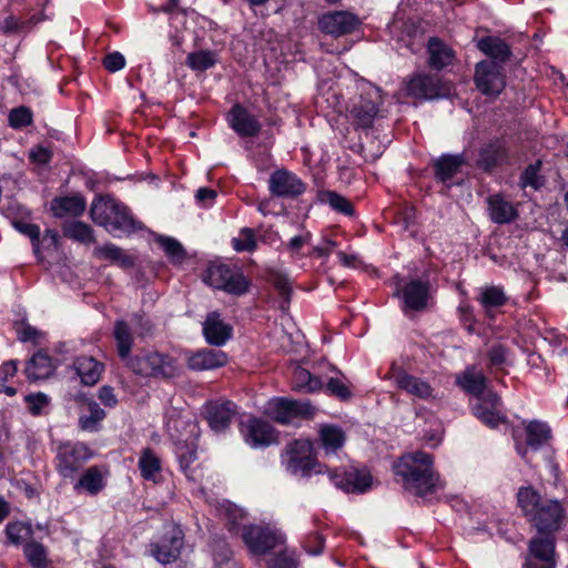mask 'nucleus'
Here are the masks:
<instances>
[{"instance_id": "1", "label": "nucleus", "mask_w": 568, "mask_h": 568, "mask_svg": "<svg viewBox=\"0 0 568 568\" xmlns=\"http://www.w3.org/2000/svg\"><path fill=\"white\" fill-rule=\"evenodd\" d=\"M393 468L395 474L402 477L404 488L416 496L424 498L443 487L434 468V458L425 452L417 450L403 455Z\"/></svg>"}, {"instance_id": "2", "label": "nucleus", "mask_w": 568, "mask_h": 568, "mask_svg": "<svg viewBox=\"0 0 568 568\" xmlns=\"http://www.w3.org/2000/svg\"><path fill=\"white\" fill-rule=\"evenodd\" d=\"M517 499L525 516L539 534L552 535L561 528L566 509L558 500L544 499L532 487H521Z\"/></svg>"}, {"instance_id": "3", "label": "nucleus", "mask_w": 568, "mask_h": 568, "mask_svg": "<svg viewBox=\"0 0 568 568\" xmlns=\"http://www.w3.org/2000/svg\"><path fill=\"white\" fill-rule=\"evenodd\" d=\"M90 216L110 233L131 234L142 229V223L132 216L130 210L110 196L95 199L91 204Z\"/></svg>"}, {"instance_id": "4", "label": "nucleus", "mask_w": 568, "mask_h": 568, "mask_svg": "<svg viewBox=\"0 0 568 568\" xmlns=\"http://www.w3.org/2000/svg\"><path fill=\"white\" fill-rule=\"evenodd\" d=\"M125 366L142 377L168 379L176 375L175 361L159 352H143L131 356Z\"/></svg>"}, {"instance_id": "5", "label": "nucleus", "mask_w": 568, "mask_h": 568, "mask_svg": "<svg viewBox=\"0 0 568 568\" xmlns=\"http://www.w3.org/2000/svg\"><path fill=\"white\" fill-rule=\"evenodd\" d=\"M523 429H513L516 450L523 458H526L529 450L537 452L550 444L552 432L547 423L534 419L523 422Z\"/></svg>"}, {"instance_id": "6", "label": "nucleus", "mask_w": 568, "mask_h": 568, "mask_svg": "<svg viewBox=\"0 0 568 568\" xmlns=\"http://www.w3.org/2000/svg\"><path fill=\"white\" fill-rule=\"evenodd\" d=\"M315 407L310 400H296L285 397L271 399L265 408L266 415L278 424H290L296 418L311 419Z\"/></svg>"}, {"instance_id": "7", "label": "nucleus", "mask_w": 568, "mask_h": 568, "mask_svg": "<svg viewBox=\"0 0 568 568\" xmlns=\"http://www.w3.org/2000/svg\"><path fill=\"white\" fill-rule=\"evenodd\" d=\"M92 457L90 448L82 443H64L58 447L55 468L63 478L73 479Z\"/></svg>"}, {"instance_id": "8", "label": "nucleus", "mask_w": 568, "mask_h": 568, "mask_svg": "<svg viewBox=\"0 0 568 568\" xmlns=\"http://www.w3.org/2000/svg\"><path fill=\"white\" fill-rule=\"evenodd\" d=\"M288 455L286 468L293 475L310 476L322 473V465L313 455V444L308 439H296L286 447Z\"/></svg>"}, {"instance_id": "9", "label": "nucleus", "mask_w": 568, "mask_h": 568, "mask_svg": "<svg viewBox=\"0 0 568 568\" xmlns=\"http://www.w3.org/2000/svg\"><path fill=\"white\" fill-rule=\"evenodd\" d=\"M403 301V312H423L433 305L432 286L428 280L415 278L396 291Z\"/></svg>"}, {"instance_id": "10", "label": "nucleus", "mask_w": 568, "mask_h": 568, "mask_svg": "<svg viewBox=\"0 0 568 568\" xmlns=\"http://www.w3.org/2000/svg\"><path fill=\"white\" fill-rule=\"evenodd\" d=\"M474 80L477 89L485 95L497 97L506 85L504 68L494 61L478 62Z\"/></svg>"}, {"instance_id": "11", "label": "nucleus", "mask_w": 568, "mask_h": 568, "mask_svg": "<svg viewBox=\"0 0 568 568\" xmlns=\"http://www.w3.org/2000/svg\"><path fill=\"white\" fill-rule=\"evenodd\" d=\"M241 538L250 552L256 556L271 551L278 544L277 532L267 525L243 526Z\"/></svg>"}, {"instance_id": "12", "label": "nucleus", "mask_w": 568, "mask_h": 568, "mask_svg": "<svg viewBox=\"0 0 568 568\" xmlns=\"http://www.w3.org/2000/svg\"><path fill=\"white\" fill-rule=\"evenodd\" d=\"M237 414V405L227 399L210 400L203 406L204 419L216 434L225 433Z\"/></svg>"}, {"instance_id": "13", "label": "nucleus", "mask_w": 568, "mask_h": 568, "mask_svg": "<svg viewBox=\"0 0 568 568\" xmlns=\"http://www.w3.org/2000/svg\"><path fill=\"white\" fill-rule=\"evenodd\" d=\"M184 545V534L180 526L171 525L160 541L151 544V555L161 564L175 561Z\"/></svg>"}, {"instance_id": "14", "label": "nucleus", "mask_w": 568, "mask_h": 568, "mask_svg": "<svg viewBox=\"0 0 568 568\" xmlns=\"http://www.w3.org/2000/svg\"><path fill=\"white\" fill-rule=\"evenodd\" d=\"M406 95L419 100H432L443 97L445 90L439 77L427 73H416L405 82Z\"/></svg>"}, {"instance_id": "15", "label": "nucleus", "mask_w": 568, "mask_h": 568, "mask_svg": "<svg viewBox=\"0 0 568 568\" xmlns=\"http://www.w3.org/2000/svg\"><path fill=\"white\" fill-rule=\"evenodd\" d=\"M359 24L358 17L348 11H332L318 18V29L334 38L354 32Z\"/></svg>"}, {"instance_id": "16", "label": "nucleus", "mask_w": 568, "mask_h": 568, "mask_svg": "<svg viewBox=\"0 0 568 568\" xmlns=\"http://www.w3.org/2000/svg\"><path fill=\"white\" fill-rule=\"evenodd\" d=\"M510 163V152L506 141L494 139L485 143L478 152L476 166L486 173Z\"/></svg>"}, {"instance_id": "17", "label": "nucleus", "mask_w": 568, "mask_h": 568, "mask_svg": "<svg viewBox=\"0 0 568 568\" xmlns=\"http://www.w3.org/2000/svg\"><path fill=\"white\" fill-rule=\"evenodd\" d=\"M525 568H555V539L550 535L531 538Z\"/></svg>"}, {"instance_id": "18", "label": "nucleus", "mask_w": 568, "mask_h": 568, "mask_svg": "<svg viewBox=\"0 0 568 568\" xmlns=\"http://www.w3.org/2000/svg\"><path fill=\"white\" fill-rule=\"evenodd\" d=\"M305 184L293 172L277 169L270 175L268 190L276 197H296L304 193Z\"/></svg>"}, {"instance_id": "19", "label": "nucleus", "mask_w": 568, "mask_h": 568, "mask_svg": "<svg viewBox=\"0 0 568 568\" xmlns=\"http://www.w3.org/2000/svg\"><path fill=\"white\" fill-rule=\"evenodd\" d=\"M381 97L377 91L361 94L353 104L351 116L357 128L369 129L379 116Z\"/></svg>"}, {"instance_id": "20", "label": "nucleus", "mask_w": 568, "mask_h": 568, "mask_svg": "<svg viewBox=\"0 0 568 568\" xmlns=\"http://www.w3.org/2000/svg\"><path fill=\"white\" fill-rule=\"evenodd\" d=\"M501 399L494 392H487L477 398L473 406L474 415L485 425L494 428L506 423V416L501 413Z\"/></svg>"}, {"instance_id": "21", "label": "nucleus", "mask_w": 568, "mask_h": 568, "mask_svg": "<svg viewBox=\"0 0 568 568\" xmlns=\"http://www.w3.org/2000/svg\"><path fill=\"white\" fill-rule=\"evenodd\" d=\"M242 427L244 439L251 447H266L276 442L274 427L262 418L251 417Z\"/></svg>"}, {"instance_id": "22", "label": "nucleus", "mask_w": 568, "mask_h": 568, "mask_svg": "<svg viewBox=\"0 0 568 568\" xmlns=\"http://www.w3.org/2000/svg\"><path fill=\"white\" fill-rule=\"evenodd\" d=\"M390 378L394 381L396 387L413 395L419 399H428L433 397L434 389L424 379L410 375L403 369H394Z\"/></svg>"}, {"instance_id": "23", "label": "nucleus", "mask_w": 568, "mask_h": 568, "mask_svg": "<svg viewBox=\"0 0 568 568\" xmlns=\"http://www.w3.org/2000/svg\"><path fill=\"white\" fill-rule=\"evenodd\" d=\"M488 214L496 224H510L515 222L519 214L515 205L508 201L501 193H495L486 199Z\"/></svg>"}, {"instance_id": "24", "label": "nucleus", "mask_w": 568, "mask_h": 568, "mask_svg": "<svg viewBox=\"0 0 568 568\" xmlns=\"http://www.w3.org/2000/svg\"><path fill=\"white\" fill-rule=\"evenodd\" d=\"M230 124L241 136H255L261 131V124L245 108L235 104L230 111Z\"/></svg>"}, {"instance_id": "25", "label": "nucleus", "mask_w": 568, "mask_h": 568, "mask_svg": "<svg viewBox=\"0 0 568 568\" xmlns=\"http://www.w3.org/2000/svg\"><path fill=\"white\" fill-rule=\"evenodd\" d=\"M463 154H443L433 161L434 176L436 181L447 184L465 164Z\"/></svg>"}, {"instance_id": "26", "label": "nucleus", "mask_w": 568, "mask_h": 568, "mask_svg": "<svg viewBox=\"0 0 568 568\" xmlns=\"http://www.w3.org/2000/svg\"><path fill=\"white\" fill-rule=\"evenodd\" d=\"M73 368L85 386L98 384L104 371V365L92 356H79L73 362Z\"/></svg>"}, {"instance_id": "27", "label": "nucleus", "mask_w": 568, "mask_h": 568, "mask_svg": "<svg viewBox=\"0 0 568 568\" xmlns=\"http://www.w3.org/2000/svg\"><path fill=\"white\" fill-rule=\"evenodd\" d=\"M203 334L211 345L221 346L232 336V327L225 324L215 312L210 313L203 325Z\"/></svg>"}, {"instance_id": "28", "label": "nucleus", "mask_w": 568, "mask_h": 568, "mask_svg": "<svg viewBox=\"0 0 568 568\" xmlns=\"http://www.w3.org/2000/svg\"><path fill=\"white\" fill-rule=\"evenodd\" d=\"M226 362L227 356L224 352L206 348L191 355L187 359V366L193 371H205L221 367Z\"/></svg>"}, {"instance_id": "29", "label": "nucleus", "mask_w": 568, "mask_h": 568, "mask_svg": "<svg viewBox=\"0 0 568 568\" xmlns=\"http://www.w3.org/2000/svg\"><path fill=\"white\" fill-rule=\"evenodd\" d=\"M427 52L429 54L428 64L435 70L448 67L455 59V51L437 37L429 38Z\"/></svg>"}, {"instance_id": "30", "label": "nucleus", "mask_w": 568, "mask_h": 568, "mask_svg": "<svg viewBox=\"0 0 568 568\" xmlns=\"http://www.w3.org/2000/svg\"><path fill=\"white\" fill-rule=\"evenodd\" d=\"M477 48L489 57L490 61L498 62L500 65L511 55L510 47L499 37H484L478 41Z\"/></svg>"}, {"instance_id": "31", "label": "nucleus", "mask_w": 568, "mask_h": 568, "mask_svg": "<svg viewBox=\"0 0 568 568\" xmlns=\"http://www.w3.org/2000/svg\"><path fill=\"white\" fill-rule=\"evenodd\" d=\"M53 371L52 358L45 352L39 351L27 363L24 373L29 381L34 382L48 378Z\"/></svg>"}, {"instance_id": "32", "label": "nucleus", "mask_w": 568, "mask_h": 568, "mask_svg": "<svg viewBox=\"0 0 568 568\" xmlns=\"http://www.w3.org/2000/svg\"><path fill=\"white\" fill-rule=\"evenodd\" d=\"M85 200L81 195L54 197L51 202V210L57 217L79 216L85 211Z\"/></svg>"}, {"instance_id": "33", "label": "nucleus", "mask_w": 568, "mask_h": 568, "mask_svg": "<svg viewBox=\"0 0 568 568\" xmlns=\"http://www.w3.org/2000/svg\"><path fill=\"white\" fill-rule=\"evenodd\" d=\"M138 466L143 479L155 484L160 481L162 462L150 447L142 449Z\"/></svg>"}, {"instance_id": "34", "label": "nucleus", "mask_w": 568, "mask_h": 568, "mask_svg": "<svg viewBox=\"0 0 568 568\" xmlns=\"http://www.w3.org/2000/svg\"><path fill=\"white\" fill-rule=\"evenodd\" d=\"M335 485L347 493H363L372 485V476L364 470L353 469L346 471L341 480H336Z\"/></svg>"}, {"instance_id": "35", "label": "nucleus", "mask_w": 568, "mask_h": 568, "mask_svg": "<svg viewBox=\"0 0 568 568\" xmlns=\"http://www.w3.org/2000/svg\"><path fill=\"white\" fill-rule=\"evenodd\" d=\"M93 254L98 258L110 261L123 268H130L134 265V260L112 243L95 247Z\"/></svg>"}, {"instance_id": "36", "label": "nucleus", "mask_w": 568, "mask_h": 568, "mask_svg": "<svg viewBox=\"0 0 568 568\" xmlns=\"http://www.w3.org/2000/svg\"><path fill=\"white\" fill-rule=\"evenodd\" d=\"M324 383L318 376L313 375L303 367H296L293 372V388L303 393H315L323 389Z\"/></svg>"}, {"instance_id": "37", "label": "nucleus", "mask_w": 568, "mask_h": 568, "mask_svg": "<svg viewBox=\"0 0 568 568\" xmlns=\"http://www.w3.org/2000/svg\"><path fill=\"white\" fill-rule=\"evenodd\" d=\"M116 342L118 355L124 363L131 357L130 353L133 346V337L126 322L116 321L113 331Z\"/></svg>"}, {"instance_id": "38", "label": "nucleus", "mask_w": 568, "mask_h": 568, "mask_svg": "<svg viewBox=\"0 0 568 568\" xmlns=\"http://www.w3.org/2000/svg\"><path fill=\"white\" fill-rule=\"evenodd\" d=\"M320 442L326 454L335 453L342 448L345 443V434L341 427L335 425H324L320 429Z\"/></svg>"}, {"instance_id": "39", "label": "nucleus", "mask_w": 568, "mask_h": 568, "mask_svg": "<svg viewBox=\"0 0 568 568\" xmlns=\"http://www.w3.org/2000/svg\"><path fill=\"white\" fill-rule=\"evenodd\" d=\"M104 487V481L100 469L97 466L88 468L74 485V489L85 490L90 495L99 494Z\"/></svg>"}, {"instance_id": "40", "label": "nucleus", "mask_w": 568, "mask_h": 568, "mask_svg": "<svg viewBox=\"0 0 568 568\" xmlns=\"http://www.w3.org/2000/svg\"><path fill=\"white\" fill-rule=\"evenodd\" d=\"M478 301L486 314L491 317V310L504 306L508 302V297L500 286L493 285L481 288Z\"/></svg>"}, {"instance_id": "41", "label": "nucleus", "mask_w": 568, "mask_h": 568, "mask_svg": "<svg viewBox=\"0 0 568 568\" xmlns=\"http://www.w3.org/2000/svg\"><path fill=\"white\" fill-rule=\"evenodd\" d=\"M23 555L27 561L33 568H48L50 560L48 549L44 545L36 540H29L23 546Z\"/></svg>"}, {"instance_id": "42", "label": "nucleus", "mask_w": 568, "mask_h": 568, "mask_svg": "<svg viewBox=\"0 0 568 568\" xmlns=\"http://www.w3.org/2000/svg\"><path fill=\"white\" fill-rule=\"evenodd\" d=\"M63 235L80 243L89 244L95 241L92 227L81 221H72L63 224Z\"/></svg>"}, {"instance_id": "43", "label": "nucleus", "mask_w": 568, "mask_h": 568, "mask_svg": "<svg viewBox=\"0 0 568 568\" xmlns=\"http://www.w3.org/2000/svg\"><path fill=\"white\" fill-rule=\"evenodd\" d=\"M105 415V412L98 403L90 400L88 403V414H83L79 417V427L84 432H98Z\"/></svg>"}, {"instance_id": "44", "label": "nucleus", "mask_w": 568, "mask_h": 568, "mask_svg": "<svg viewBox=\"0 0 568 568\" xmlns=\"http://www.w3.org/2000/svg\"><path fill=\"white\" fill-rule=\"evenodd\" d=\"M541 166V160L527 165L519 176V186L521 189L530 186L535 191H539L546 183L545 176L540 174Z\"/></svg>"}, {"instance_id": "45", "label": "nucleus", "mask_w": 568, "mask_h": 568, "mask_svg": "<svg viewBox=\"0 0 568 568\" xmlns=\"http://www.w3.org/2000/svg\"><path fill=\"white\" fill-rule=\"evenodd\" d=\"M250 285V280L241 271L233 268L222 291L231 295L241 296L248 292Z\"/></svg>"}, {"instance_id": "46", "label": "nucleus", "mask_w": 568, "mask_h": 568, "mask_svg": "<svg viewBox=\"0 0 568 568\" xmlns=\"http://www.w3.org/2000/svg\"><path fill=\"white\" fill-rule=\"evenodd\" d=\"M4 532L10 544L19 546L23 540L32 537L33 530L30 524L13 521L6 526Z\"/></svg>"}, {"instance_id": "47", "label": "nucleus", "mask_w": 568, "mask_h": 568, "mask_svg": "<svg viewBox=\"0 0 568 568\" xmlns=\"http://www.w3.org/2000/svg\"><path fill=\"white\" fill-rule=\"evenodd\" d=\"M320 200L327 203L333 210L345 215H353V204L343 195L334 191H324L320 193Z\"/></svg>"}, {"instance_id": "48", "label": "nucleus", "mask_w": 568, "mask_h": 568, "mask_svg": "<svg viewBox=\"0 0 568 568\" xmlns=\"http://www.w3.org/2000/svg\"><path fill=\"white\" fill-rule=\"evenodd\" d=\"M186 63L193 70L204 71L216 63V54L210 50L191 52L186 57Z\"/></svg>"}, {"instance_id": "49", "label": "nucleus", "mask_w": 568, "mask_h": 568, "mask_svg": "<svg viewBox=\"0 0 568 568\" xmlns=\"http://www.w3.org/2000/svg\"><path fill=\"white\" fill-rule=\"evenodd\" d=\"M323 388L327 395L336 397L341 402H348L353 397L349 384L338 377H331Z\"/></svg>"}, {"instance_id": "50", "label": "nucleus", "mask_w": 568, "mask_h": 568, "mask_svg": "<svg viewBox=\"0 0 568 568\" xmlns=\"http://www.w3.org/2000/svg\"><path fill=\"white\" fill-rule=\"evenodd\" d=\"M233 268L225 264L210 265L206 270L204 281L212 287L222 290Z\"/></svg>"}, {"instance_id": "51", "label": "nucleus", "mask_w": 568, "mask_h": 568, "mask_svg": "<svg viewBox=\"0 0 568 568\" xmlns=\"http://www.w3.org/2000/svg\"><path fill=\"white\" fill-rule=\"evenodd\" d=\"M462 385L468 393L475 395L477 398L486 395V377L480 373L466 372L463 376Z\"/></svg>"}, {"instance_id": "52", "label": "nucleus", "mask_w": 568, "mask_h": 568, "mask_svg": "<svg viewBox=\"0 0 568 568\" xmlns=\"http://www.w3.org/2000/svg\"><path fill=\"white\" fill-rule=\"evenodd\" d=\"M268 281L276 288L278 294L283 297L285 304L288 305L292 296V283L288 276L278 271H271L268 275Z\"/></svg>"}, {"instance_id": "53", "label": "nucleus", "mask_w": 568, "mask_h": 568, "mask_svg": "<svg viewBox=\"0 0 568 568\" xmlns=\"http://www.w3.org/2000/svg\"><path fill=\"white\" fill-rule=\"evenodd\" d=\"M9 125L13 129H22L32 123V112L28 106L14 108L9 113Z\"/></svg>"}, {"instance_id": "54", "label": "nucleus", "mask_w": 568, "mask_h": 568, "mask_svg": "<svg viewBox=\"0 0 568 568\" xmlns=\"http://www.w3.org/2000/svg\"><path fill=\"white\" fill-rule=\"evenodd\" d=\"M214 562L216 568H237V562L225 542L214 548Z\"/></svg>"}, {"instance_id": "55", "label": "nucleus", "mask_w": 568, "mask_h": 568, "mask_svg": "<svg viewBox=\"0 0 568 568\" xmlns=\"http://www.w3.org/2000/svg\"><path fill=\"white\" fill-rule=\"evenodd\" d=\"M233 247L236 252H253L256 248L255 233L250 227L241 231L239 239H233Z\"/></svg>"}, {"instance_id": "56", "label": "nucleus", "mask_w": 568, "mask_h": 568, "mask_svg": "<svg viewBox=\"0 0 568 568\" xmlns=\"http://www.w3.org/2000/svg\"><path fill=\"white\" fill-rule=\"evenodd\" d=\"M16 230L20 233L30 237L33 251L39 253L40 251V227L32 223H27L23 221H13L12 222Z\"/></svg>"}, {"instance_id": "57", "label": "nucleus", "mask_w": 568, "mask_h": 568, "mask_svg": "<svg viewBox=\"0 0 568 568\" xmlns=\"http://www.w3.org/2000/svg\"><path fill=\"white\" fill-rule=\"evenodd\" d=\"M158 243L164 250L168 256L176 260H181L185 255V251L181 243L173 237L159 236Z\"/></svg>"}, {"instance_id": "58", "label": "nucleus", "mask_w": 568, "mask_h": 568, "mask_svg": "<svg viewBox=\"0 0 568 568\" xmlns=\"http://www.w3.org/2000/svg\"><path fill=\"white\" fill-rule=\"evenodd\" d=\"M176 454L181 468L186 471L190 465L196 459V450L193 446L185 443L179 444Z\"/></svg>"}, {"instance_id": "59", "label": "nucleus", "mask_w": 568, "mask_h": 568, "mask_svg": "<svg viewBox=\"0 0 568 568\" xmlns=\"http://www.w3.org/2000/svg\"><path fill=\"white\" fill-rule=\"evenodd\" d=\"M26 402L29 405V412L32 415L38 416L48 405V397L43 393L31 394L26 397Z\"/></svg>"}, {"instance_id": "60", "label": "nucleus", "mask_w": 568, "mask_h": 568, "mask_svg": "<svg viewBox=\"0 0 568 568\" xmlns=\"http://www.w3.org/2000/svg\"><path fill=\"white\" fill-rule=\"evenodd\" d=\"M41 20H42V17H39L37 14H33L29 20L10 18L7 21V26L9 29L16 30V31L30 30L33 26H36Z\"/></svg>"}, {"instance_id": "61", "label": "nucleus", "mask_w": 568, "mask_h": 568, "mask_svg": "<svg viewBox=\"0 0 568 568\" xmlns=\"http://www.w3.org/2000/svg\"><path fill=\"white\" fill-rule=\"evenodd\" d=\"M125 59L120 52H112L104 57L103 67L110 72H116L123 69Z\"/></svg>"}, {"instance_id": "62", "label": "nucleus", "mask_w": 568, "mask_h": 568, "mask_svg": "<svg viewBox=\"0 0 568 568\" xmlns=\"http://www.w3.org/2000/svg\"><path fill=\"white\" fill-rule=\"evenodd\" d=\"M243 517V511L241 509H237L235 507H230L226 510V528L232 534H239L242 528H240V525L237 523V519H241Z\"/></svg>"}, {"instance_id": "63", "label": "nucleus", "mask_w": 568, "mask_h": 568, "mask_svg": "<svg viewBox=\"0 0 568 568\" xmlns=\"http://www.w3.org/2000/svg\"><path fill=\"white\" fill-rule=\"evenodd\" d=\"M507 349L505 346L498 344L494 345L488 352V358L491 366H500L506 361Z\"/></svg>"}, {"instance_id": "64", "label": "nucleus", "mask_w": 568, "mask_h": 568, "mask_svg": "<svg viewBox=\"0 0 568 568\" xmlns=\"http://www.w3.org/2000/svg\"><path fill=\"white\" fill-rule=\"evenodd\" d=\"M98 398L104 406L114 407L118 404V398L114 394L113 387L104 385L98 392Z\"/></svg>"}]
</instances>
